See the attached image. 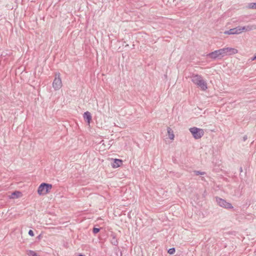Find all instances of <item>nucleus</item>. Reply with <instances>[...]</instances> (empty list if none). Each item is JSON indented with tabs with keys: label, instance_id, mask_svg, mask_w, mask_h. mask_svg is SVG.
<instances>
[{
	"label": "nucleus",
	"instance_id": "4be33fe9",
	"mask_svg": "<svg viewBox=\"0 0 256 256\" xmlns=\"http://www.w3.org/2000/svg\"><path fill=\"white\" fill-rule=\"evenodd\" d=\"M28 234L32 236H34V232L32 230H30L28 231Z\"/></svg>",
	"mask_w": 256,
	"mask_h": 256
},
{
	"label": "nucleus",
	"instance_id": "393cba45",
	"mask_svg": "<svg viewBox=\"0 0 256 256\" xmlns=\"http://www.w3.org/2000/svg\"><path fill=\"white\" fill-rule=\"evenodd\" d=\"M78 256H84L82 254H79Z\"/></svg>",
	"mask_w": 256,
	"mask_h": 256
},
{
	"label": "nucleus",
	"instance_id": "20e7f679",
	"mask_svg": "<svg viewBox=\"0 0 256 256\" xmlns=\"http://www.w3.org/2000/svg\"><path fill=\"white\" fill-rule=\"evenodd\" d=\"M189 130L195 139H199L204 134V131L201 128L193 127L190 128Z\"/></svg>",
	"mask_w": 256,
	"mask_h": 256
},
{
	"label": "nucleus",
	"instance_id": "f3484780",
	"mask_svg": "<svg viewBox=\"0 0 256 256\" xmlns=\"http://www.w3.org/2000/svg\"><path fill=\"white\" fill-rule=\"evenodd\" d=\"M235 34H240L242 33L241 26H238L234 28Z\"/></svg>",
	"mask_w": 256,
	"mask_h": 256
},
{
	"label": "nucleus",
	"instance_id": "6ab92c4d",
	"mask_svg": "<svg viewBox=\"0 0 256 256\" xmlns=\"http://www.w3.org/2000/svg\"><path fill=\"white\" fill-rule=\"evenodd\" d=\"M194 173L196 175L198 176V175H204L206 174V172H200L198 170H194Z\"/></svg>",
	"mask_w": 256,
	"mask_h": 256
},
{
	"label": "nucleus",
	"instance_id": "4468645a",
	"mask_svg": "<svg viewBox=\"0 0 256 256\" xmlns=\"http://www.w3.org/2000/svg\"><path fill=\"white\" fill-rule=\"evenodd\" d=\"M27 254L28 256H39L34 251L32 250H28L27 252Z\"/></svg>",
	"mask_w": 256,
	"mask_h": 256
},
{
	"label": "nucleus",
	"instance_id": "9b49d317",
	"mask_svg": "<svg viewBox=\"0 0 256 256\" xmlns=\"http://www.w3.org/2000/svg\"><path fill=\"white\" fill-rule=\"evenodd\" d=\"M84 120H87V122L88 124H90L92 120V116L90 113L88 112H85L84 114Z\"/></svg>",
	"mask_w": 256,
	"mask_h": 256
},
{
	"label": "nucleus",
	"instance_id": "f257e3e1",
	"mask_svg": "<svg viewBox=\"0 0 256 256\" xmlns=\"http://www.w3.org/2000/svg\"><path fill=\"white\" fill-rule=\"evenodd\" d=\"M192 82L200 88L202 90H206L208 88L207 83L202 76L198 74H192L191 76Z\"/></svg>",
	"mask_w": 256,
	"mask_h": 256
},
{
	"label": "nucleus",
	"instance_id": "f8f14e48",
	"mask_svg": "<svg viewBox=\"0 0 256 256\" xmlns=\"http://www.w3.org/2000/svg\"><path fill=\"white\" fill-rule=\"evenodd\" d=\"M167 132L169 138L172 140H173L174 138V132L172 130V129L168 127L167 128Z\"/></svg>",
	"mask_w": 256,
	"mask_h": 256
},
{
	"label": "nucleus",
	"instance_id": "ddd939ff",
	"mask_svg": "<svg viewBox=\"0 0 256 256\" xmlns=\"http://www.w3.org/2000/svg\"><path fill=\"white\" fill-rule=\"evenodd\" d=\"M112 236V240H111V243L114 246H116L118 244V240L116 238V236L114 234H112L111 235Z\"/></svg>",
	"mask_w": 256,
	"mask_h": 256
},
{
	"label": "nucleus",
	"instance_id": "f03ea898",
	"mask_svg": "<svg viewBox=\"0 0 256 256\" xmlns=\"http://www.w3.org/2000/svg\"><path fill=\"white\" fill-rule=\"evenodd\" d=\"M52 188V184L42 183L39 186L38 192L40 195H44L48 193Z\"/></svg>",
	"mask_w": 256,
	"mask_h": 256
},
{
	"label": "nucleus",
	"instance_id": "2eb2a0df",
	"mask_svg": "<svg viewBox=\"0 0 256 256\" xmlns=\"http://www.w3.org/2000/svg\"><path fill=\"white\" fill-rule=\"evenodd\" d=\"M225 34H234L235 32H234V28H231L229 30H228L224 32Z\"/></svg>",
	"mask_w": 256,
	"mask_h": 256
},
{
	"label": "nucleus",
	"instance_id": "412c9836",
	"mask_svg": "<svg viewBox=\"0 0 256 256\" xmlns=\"http://www.w3.org/2000/svg\"><path fill=\"white\" fill-rule=\"evenodd\" d=\"M92 232H93L94 234H97L98 232H100V228H93Z\"/></svg>",
	"mask_w": 256,
	"mask_h": 256
},
{
	"label": "nucleus",
	"instance_id": "5701e85b",
	"mask_svg": "<svg viewBox=\"0 0 256 256\" xmlns=\"http://www.w3.org/2000/svg\"><path fill=\"white\" fill-rule=\"evenodd\" d=\"M256 60V55L254 56L252 58V60Z\"/></svg>",
	"mask_w": 256,
	"mask_h": 256
},
{
	"label": "nucleus",
	"instance_id": "39448f33",
	"mask_svg": "<svg viewBox=\"0 0 256 256\" xmlns=\"http://www.w3.org/2000/svg\"><path fill=\"white\" fill-rule=\"evenodd\" d=\"M216 201L220 206L226 209H231L233 208L230 203L227 202L226 200L220 198H216Z\"/></svg>",
	"mask_w": 256,
	"mask_h": 256
},
{
	"label": "nucleus",
	"instance_id": "a211bd4d",
	"mask_svg": "<svg viewBox=\"0 0 256 256\" xmlns=\"http://www.w3.org/2000/svg\"><path fill=\"white\" fill-rule=\"evenodd\" d=\"M235 34H240L242 33L241 26H238L234 28Z\"/></svg>",
	"mask_w": 256,
	"mask_h": 256
},
{
	"label": "nucleus",
	"instance_id": "7ed1b4c3",
	"mask_svg": "<svg viewBox=\"0 0 256 256\" xmlns=\"http://www.w3.org/2000/svg\"><path fill=\"white\" fill-rule=\"evenodd\" d=\"M207 56L212 59H220L222 58L225 56V55L223 48H221L209 53L207 54Z\"/></svg>",
	"mask_w": 256,
	"mask_h": 256
},
{
	"label": "nucleus",
	"instance_id": "b1692460",
	"mask_svg": "<svg viewBox=\"0 0 256 256\" xmlns=\"http://www.w3.org/2000/svg\"><path fill=\"white\" fill-rule=\"evenodd\" d=\"M244 140H246V137H244Z\"/></svg>",
	"mask_w": 256,
	"mask_h": 256
},
{
	"label": "nucleus",
	"instance_id": "0eeeda50",
	"mask_svg": "<svg viewBox=\"0 0 256 256\" xmlns=\"http://www.w3.org/2000/svg\"><path fill=\"white\" fill-rule=\"evenodd\" d=\"M223 50L225 56L236 54L238 52V50L236 49L232 48H223Z\"/></svg>",
	"mask_w": 256,
	"mask_h": 256
},
{
	"label": "nucleus",
	"instance_id": "6e6552de",
	"mask_svg": "<svg viewBox=\"0 0 256 256\" xmlns=\"http://www.w3.org/2000/svg\"><path fill=\"white\" fill-rule=\"evenodd\" d=\"M256 29V26L254 25H248L246 26H241L242 32H249L253 30Z\"/></svg>",
	"mask_w": 256,
	"mask_h": 256
},
{
	"label": "nucleus",
	"instance_id": "423d86ee",
	"mask_svg": "<svg viewBox=\"0 0 256 256\" xmlns=\"http://www.w3.org/2000/svg\"><path fill=\"white\" fill-rule=\"evenodd\" d=\"M62 82L61 78H60V74H58L56 75L55 78L52 83V86L56 90H60L62 86Z\"/></svg>",
	"mask_w": 256,
	"mask_h": 256
},
{
	"label": "nucleus",
	"instance_id": "1a4fd4ad",
	"mask_svg": "<svg viewBox=\"0 0 256 256\" xmlns=\"http://www.w3.org/2000/svg\"><path fill=\"white\" fill-rule=\"evenodd\" d=\"M122 164V161L120 159H114V163L112 164V167L113 168H118L120 167Z\"/></svg>",
	"mask_w": 256,
	"mask_h": 256
},
{
	"label": "nucleus",
	"instance_id": "9d476101",
	"mask_svg": "<svg viewBox=\"0 0 256 256\" xmlns=\"http://www.w3.org/2000/svg\"><path fill=\"white\" fill-rule=\"evenodd\" d=\"M22 196V193L18 191H16L12 192L10 196H9L10 198H18Z\"/></svg>",
	"mask_w": 256,
	"mask_h": 256
},
{
	"label": "nucleus",
	"instance_id": "aec40b11",
	"mask_svg": "<svg viewBox=\"0 0 256 256\" xmlns=\"http://www.w3.org/2000/svg\"><path fill=\"white\" fill-rule=\"evenodd\" d=\"M175 248H170L168 250V253L170 254H172L175 252Z\"/></svg>",
	"mask_w": 256,
	"mask_h": 256
},
{
	"label": "nucleus",
	"instance_id": "dca6fc26",
	"mask_svg": "<svg viewBox=\"0 0 256 256\" xmlns=\"http://www.w3.org/2000/svg\"><path fill=\"white\" fill-rule=\"evenodd\" d=\"M248 8L252 9H256V2H252L248 4Z\"/></svg>",
	"mask_w": 256,
	"mask_h": 256
}]
</instances>
